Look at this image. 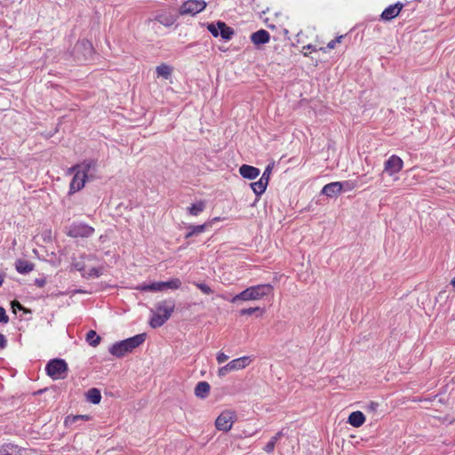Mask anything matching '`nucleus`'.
<instances>
[{"label": "nucleus", "mask_w": 455, "mask_h": 455, "mask_svg": "<svg viewBox=\"0 0 455 455\" xmlns=\"http://www.w3.org/2000/svg\"><path fill=\"white\" fill-rule=\"evenodd\" d=\"M147 334L140 333L133 337L114 343L108 349L109 353L117 357H124L126 354L132 352L140 347L146 339Z\"/></svg>", "instance_id": "1"}, {"label": "nucleus", "mask_w": 455, "mask_h": 455, "mask_svg": "<svg viewBox=\"0 0 455 455\" xmlns=\"http://www.w3.org/2000/svg\"><path fill=\"white\" fill-rule=\"evenodd\" d=\"M273 290V286L269 283L251 286L234 296L230 301L235 304L239 301L259 300L272 293Z\"/></svg>", "instance_id": "2"}, {"label": "nucleus", "mask_w": 455, "mask_h": 455, "mask_svg": "<svg viewBox=\"0 0 455 455\" xmlns=\"http://www.w3.org/2000/svg\"><path fill=\"white\" fill-rule=\"evenodd\" d=\"M182 283L179 278H172L166 282H153L151 283H142L138 285L135 289L140 291H163L167 289L177 290L180 289Z\"/></svg>", "instance_id": "3"}, {"label": "nucleus", "mask_w": 455, "mask_h": 455, "mask_svg": "<svg viewBox=\"0 0 455 455\" xmlns=\"http://www.w3.org/2000/svg\"><path fill=\"white\" fill-rule=\"evenodd\" d=\"M68 371V363L60 358L51 359L45 365V371L52 379H64Z\"/></svg>", "instance_id": "4"}, {"label": "nucleus", "mask_w": 455, "mask_h": 455, "mask_svg": "<svg viewBox=\"0 0 455 455\" xmlns=\"http://www.w3.org/2000/svg\"><path fill=\"white\" fill-rule=\"evenodd\" d=\"M74 56L78 61H86L92 57L93 47L90 41H78L74 47Z\"/></svg>", "instance_id": "5"}, {"label": "nucleus", "mask_w": 455, "mask_h": 455, "mask_svg": "<svg viewBox=\"0 0 455 455\" xmlns=\"http://www.w3.org/2000/svg\"><path fill=\"white\" fill-rule=\"evenodd\" d=\"M251 361V360L249 356H242L240 358L234 359L219 369L218 376L222 378L230 371L244 369L250 364Z\"/></svg>", "instance_id": "6"}, {"label": "nucleus", "mask_w": 455, "mask_h": 455, "mask_svg": "<svg viewBox=\"0 0 455 455\" xmlns=\"http://www.w3.org/2000/svg\"><path fill=\"white\" fill-rule=\"evenodd\" d=\"M236 413L233 411H225L221 412L215 420V427L218 430L228 432L236 420Z\"/></svg>", "instance_id": "7"}, {"label": "nucleus", "mask_w": 455, "mask_h": 455, "mask_svg": "<svg viewBox=\"0 0 455 455\" xmlns=\"http://www.w3.org/2000/svg\"><path fill=\"white\" fill-rule=\"evenodd\" d=\"M206 7V3L204 0H188L184 2L180 7L179 13L181 16L191 15L194 16Z\"/></svg>", "instance_id": "8"}, {"label": "nucleus", "mask_w": 455, "mask_h": 455, "mask_svg": "<svg viewBox=\"0 0 455 455\" xmlns=\"http://www.w3.org/2000/svg\"><path fill=\"white\" fill-rule=\"evenodd\" d=\"M94 228L85 223H73L67 231V235L73 238H86L92 235Z\"/></svg>", "instance_id": "9"}, {"label": "nucleus", "mask_w": 455, "mask_h": 455, "mask_svg": "<svg viewBox=\"0 0 455 455\" xmlns=\"http://www.w3.org/2000/svg\"><path fill=\"white\" fill-rule=\"evenodd\" d=\"M403 160L399 156L393 155L385 162L384 172L392 176L399 172L403 169Z\"/></svg>", "instance_id": "10"}, {"label": "nucleus", "mask_w": 455, "mask_h": 455, "mask_svg": "<svg viewBox=\"0 0 455 455\" xmlns=\"http://www.w3.org/2000/svg\"><path fill=\"white\" fill-rule=\"evenodd\" d=\"M403 7V4L397 2L387 7L381 13L380 19L386 21L392 20L398 16Z\"/></svg>", "instance_id": "11"}, {"label": "nucleus", "mask_w": 455, "mask_h": 455, "mask_svg": "<svg viewBox=\"0 0 455 455\" xmlns=\"http://www.w3.org/2000/svg\"><path fill=\"white\" fill-rule=\"evenodd\" d=\"M74 177L72 178V180L69 185V195H72L79 190H81L85 184L86 180L88 179V175L85 174H79L76 172H73Z\"/></svg>", "instance_id": "12"}, {"label": "nucleus", "mask_w": 455, "mask_h": 455, "mask_svg": "<svg viewBox=\"0 0 455 455\" xmlns=\"http://www.w3.org/2000/svg\"><path fill=\"white\" fill-rule=\"evenodd\" d=\"M172 309L170 308L166 314L161 315L159 312L154 313L149 320V325L153 329H156L164 325L171 317Z\"/></svg>", "instance_id": "13"}, {"label": "nucleus", "mask_w": 455, "mask_h": 455, "mask_svg": "<svg viewBox=\"0 0 455 455\" xmlns=\"http://www.w3.org/2000/svg\"><path fill=\"white\" fill-rule=\"evenodd\" d=\"M270 40V34L266 29H259L251 35V43L259 47L261 44L268 43Z\"/></svg>", "instance_id": "14"}, {"label": "nucleus", "mask_w": 455, "mask_h": 455, "mask_svg": "<svg viewBox=\"0 0 455 455\" xmlns=\"http://www.w3.org/2000/svg\"><path fill=\"white\" fill-rule=\"evenodd\" d=\"M343 189V183L335 181L325 185L322 189V194L328 197L337 196Z\"/></svg>", "instance_id": "15"}, {"label": "nucleus", "mask_w": 455, "mask_h": 455, "mask_svg": "<svg viewBox=\"0 0 455 455\" xmlns=\"http://www.w3.org/2000/svg\"><path fill=\"white\" fill-rule=\"evenodd\" d=\"M96 167V162L94 160H85L84 161L83 163L79 164H76L74 166H72L68 172L71 173V172H78L79 174H85V175H88V172L92 170V169H95Z\"/></svg>", "instance_id": "16"}, {"label": "nucleus", "mask_w": 455, "mask_h": 455, "mask_svg": "<svg viewBox=\"0 0 455 455\" xmlns=\"http://www.w3.org/2000/svg\"><path fill=\"white\" fill-rule=\"evenodd\" d=\"M239 173L244 179L254 180L259 175L260 172L259 168L248 164H243L239 168Z\"/></svg>", "instance_id": "17"}, {"label": "nucleus", "mask_w": 455, "mask_h": 455, "mask_svg": "<svg viewBox=\"0 0 455 455\" xmlns=\"http://www.w3.org/2000/svg\"><path fill=\"white\" fill-rule=\"evenodd\" d=\"M34 267H35V264L28 260H26L23 259H18L15 261V268H16L17 272L21 275H25V274L31 272L34 269Z\"/></svg>", "instance_id": "18"}, {"label": "nucleus", "mask_w": 455, "mask_h": 455, "mask_svg": "<svg viewBox=\"0 0 455 455\" xmlns=\"http://www.w3.org/2000/svg\"><path fill=\"white\" fill-rule=\"evenodd\" d=\"M220 28V36L225 40L229 41L235 35V30L231 27L228 26L224 21L218 20V28Z\"/></svg>", "instance_id": "19"}, {"label": "nucleus", "mask_w": 455, "mask_h": 455, "mask_svg": "<svg viewBox=\"0 0 455 455\" xmlns=\"http://www.w3.org/2000/svg\"><path fill=\"white\" fill-rule=\"evenodd\" d=\"M364 422H365V416L360 411L351 412L347 419V423L350 424L354 427H359L363 426Z\"/></svg>", "instance_id": "20"}, {"label": "nucleus", "mask_w": 455, "mask_h": 455, "mask_svg": "<svg viewBox=\"0 0 455 455\" xmlns=\"http://www.w3.org/2000/svg\"><path fill=\"white\" fill-rule=\"evenodd\" d=\"M210 390L211 386L208 382L200 381L195 387V395L198 398L205 399L209 395Z\"/></svg>", "instance_id": "21"}, {"label": "nucleus", "mask_w": 455, "mask_h": 455, "mask_svg": "<svg viewBox=\"0 0 455 455\" xmlns=\"http://www.w3.org/2000/svg\"><path fill=\"white\" fill-rule=\"evenodd\" d=\"M154 20L159 22L160 24L165 27H170L172 24H174V22L176 21V18L170 13L163 12L156 15Z\"/></svg>", "instance_id": "22"}, {"label": "nucleus", "mask_w": 455, "mask_h": 455, "mask_svg": "<svg viewBox=\"0 0 455 455\" xmlns=\"http://www.w3.org/2000/svg\"><path fill=\"white\" fill-rule=\"evenodd\" d=\"M170 307L172 309V314L175 309V303L174 300L172 299L163 300L156 305V311L159 313L163 312V314H166V312L169 311Z\"/></svg>", "instance_id": "23"}, {"label": "nucleus", "mask_w": 455, "mask_h": 455, "mask_svg": "<svg viewBox=\"0 0 455 455\" xmlns=\"http://www.w3.org/2000/svg\"><path fill=\"white\" fill-rule=\"evenodd\" d=\"M86 398L90 403L93 404H99L101 401L100 391L96 387L90 388L86 392Z\"/></svg>", "instance_id": "24"}, {"label": "nucleus", "mask_w": 455, "mask_h": 455, "mask_svg": "<svg viewBox=\"0 0 455 455\" xmlns=\"http://www.w3.org/2000/svg\"><path fill=\"white\" fill-rule=\"evenodd\" d=\"M205 207V202L201 200L196 204H191V206L188 208V212L192 216H198L204 211Z\"/></svg>", "instance_id": "25"}, {"label": "nucleus", "mask_w": 455, "mask_h": 455, "mask_svg": "<svg viewBox=\"0 0 455 455\" xmlns=\"http://www.w3.org/2000/svg\"><path fill=\"white\" fill-rule=\"evenodd\" d=\"M207 223H204V224H202V225H196V226H194V225H190L188 227V229L189 230L186 235H185V238H189L191 236H194V235H197L205 231L206 228H207Z\"/></svg>", "instance_id": "26"}, {"label": "nucleus", "mask_w": 455, "mask_h": 455, "mask_svg": "<svg viewBox=\"0 0 455 455\" xmlns=\"http://www.w3.org/2000/svg\"><path fill=\"white\" fill-rule=\"evenodd\" d=\"M267 185L268 184L266 181L259 179L258 181L251 183L250 186L255 195L259 196L266 191Z\"/></svg>", "instance_id": "27"}, {"label": "nucleus", "mask_w": 455, "mask_h": 455, "mask_svg": "<svg viewBox=\"0 0 455 455\" xmlns=\"http://www.w3.org/2000/svg\"><path fill=\"white\" fill-rule=\"evenodd\" d=\"M85 340L90 346L95 347L100 343L101 338L97 334L95 331L90 330L86 333Z\"/></svg>", "instance_id": "28"}, {"label": "nucleus", "mask_w": 455, "mask_h": 455, "mask_svg": "<svg viewBox=\"0 0 455 455\" xmlns=\"http://www.w3.org/2000/svg\"><path fill=\"white\" fill-rule=\"evenodd\" d=\"M172 71V68L166 65V64H161L160 66L156 67V74L158 76H162L165 79L169 78Z\"/></svg>", "instance_id": "29"}, {"label": "nucleus", "mask_w": 455, "mask_h": 455, "mask_svg": "<svg viewBox=\"0 0 455 455\" xmlns=\"http://www.w3.org/2000/svg\"><path fill=\"white\" fill-rule=\"evenodd\" d=\"M256 312H259V314L262 315L264 312V309L259 307L243 308L240 310L239 314H240V315H251Z\"/></svg>", "instance_id": "30"}, {"label": "nucleus", "mask_w": 455, "mask_h": 455, "mask_svg": "<svg viewBox=\"0 0 455 455\" xmlns=\"http://www.w3.org/2000/svg\"><path fill=\"white\" fill-rule=\"evenodd\" d=\"M218 28V21L212 22L207 24V29L212 34V36L218 37L220 36V28Z\"/></svg>", "instance_id": "31"}, {"label": "nucleus", "mask_w": 455, "mask_h": 455, "mask_svg": "<svg viewBox=\"0 0 455 455\" xmlns=\"http://www.w3.org/2000/svg\"><path fill=\"white\" fill-rule=\"evenodd\" d=\"M80 420V417L77 415H68L65 418L64 425L68 427Z\"/></svg>", "instance_id": "32"}, {"label": "nucleus", "mask_w": 455, "mask_h": 455, "mask_svg": "<svg viewBox=\"0 0 455 455\" xmlns=\"http://www.w3.org/2000/svg\"><path fill=\"white\" fill-rule=\"evenodd\" d=\"M196 287L204 294L210 295V294L213 293V290L206 283H196Z\"/></svg>", "instance_id": "33"}, {"label": "nucleus", "mask_w": 455, "mask_h": 455, "mask_svg": "<svg viewBox=\"0 0 455 455\" xmlns=\"http://www.w3.org/2000/svg\"><path fill=\"white\" fill-rule=\"evenodd\" d=\"M15 448L13 444H6L0 449V455H12V451Z\"/></svg>", "instance_id": "34"}, {"label": "nucleus", "mask_w": 455, "mask_h": 455, "mask_svg": "<svg viewBox=\"0 0 455 455\" xmlns=\"http://www.w3.org/2000/svg\"><path fill=\"white\" fill-rule=\"evenodd\" d=\"M272 168H273L272 165L268 164L266 167V169H265V171H264V172H263V174H262V176L260 178V180H262L263 181H266L267 184L269 182V178H270V174H271V172H272Z\"/></svg>", "instance_id": "35"}, {"label": "nucleus", "mask_w": 455, "mask_h": 455, "mask_svg": "<svg viewBox=\"0 0 455 455\" xmlns=\"http://www.w3.org/2000/svg\"><path fill=\"white\" fill-rule=\"evenodd\" d=\"M379 404L377 402L371 401L365 407L367 412H376Z\"/></svg>", "instance_id": "36"}, {"label": "nucleus", "mask_w": 455, "mask_h": 455, "mask_svg": "<svg viewBox=\"0 0 455 455\" xmlns=\"http://www.w3.org/2000/svg\"><path fill=\"white\" fill-rule=\"evenodd\" d=\"M9 322V316L6 314L5 309L0 306V323H7Z\"/></svg>", "instance_id": "37"}, {"label": "nucleus", "mask_w": 455, "mask_h": 455, "mask_svg": "<svg viewBox=\"0 0 455 455\" xmlns=\"http://www.w3.org/2000/svg\"><path fill=\"white\" fill-rule=\"evenodd\" d=\"M275 442L270 439V441L265 445L264 451L267 453H270L274 451L275 446Z\"/></svg>", "instance_id": "38"}, {"label": "nucleus", "mask_w": 455, "mask_h": 455, "mask_svg": "<svg viewBox=\"0 0 455 455\" xmlns=\"http://www.w3.org/2000/svg\"><path fill=\"white\" fill-rule=\"evenodd\" d=\"M216 359H217V362H218L219 363H225L226 361H228V356L227 355H225L223 352H219V353L217 354V357H216Z\"/></svg>", "instance_id": "39"}, {"label": "nucleus", "mask_w": 455, "mask_h": 455, "mask_svg": "<svg viewBox=\"0 0 455 455\" xmlns=\"http://www.w3.org/2000/svg\"><path fill=\"white\" fill-rule=\"evenodd\" d=\"M88 275H89V276L99 277L101 275V272L99 268L92 267L90 269V272Z\"/></svg>", "instance_id": "40"}, {"label": "nucleus", "mask_w": 455, "mask_h": 455, "mask_svg": "<svg viewBox=\"0 0 455 455\" xmlns=\"http://www.w3.org/2000/svg\"><path fill=\"white\" fill-rule=\"evenodd\" d=\"M7 347V339L6 337L0 333V349H4Z\"/></svg>", "instance_id": "41"}, {"label": "nucleus", "mask_w": 455, "mask_h": 455, "mask_svg": "<svg viewBox=\"0 0 455 455\" xmlns=\"http://www.w3.org/2000/svg\"><path fill=\"white\" fill-rule=\"evenodd\" d=\"M12 306L13 308L16 307L19 310H23L24 311L26 309L25 307L23 305H21L18 300H13L12 302Z\"/></svg>", "instance_id": "42"}, {"label": "nucleus", "mask_w": 455, "mask_h": 455, "mask_svg": "<svg viewBox=\"0 0 455 455\" xmlns=\"http://www.w3.org/2000/svg\"><path fill=\"white\" fill-rule=\"evenodd\" d=\"M45 279L44 278H36L35 280V284L37 286V287H44L45 285Z\"/></svg>", "instance_id": "43"}, {"label": "nucleus", "mask_w": 455, "mask_h": 455, "mask_svg": "<svg viewBox=\"0 0 455 455\" xmlns=\"http://www.w3.org/2000/svg\"><path fill=\"white\" fill-rule=\"evenodd\" d=\"M73 267L78 271H83L84 269V262H76L73 264Z\"/></svg>", "instance_id": "44"}, {"label": "nucleus", "mask_w": 455, "mask_h": 455, "mask_svg": "<svg viewBox=\"0 0 455 455\" xmlns=\"http://www.w3.org/2000/svg\"><path fill=\"white\" fill-rule=\"evenodd\" d=\"M282 435H283V433H282V431H280V432H277L271 439L276 443L281 438Z\"/></svg>", "instance_id": "45"}, {"label": "nucleus", "mask_w": 455, "mask_h": 455, "mask_svg": "<svg viewBox=\"0 0 455 455\" xmlns=\"http://www.w3.org/2000/svg\"><path fill=\"white\" fill-rule=\"evenodd\" d=\"M336 46V41H330L328 44H327V48L328 49H334Z\"/></svg>", "instance_id": "46"}, {"label": "nucleus", "mask_w": 455, "mask_h": 455, "mask_svg": "<svg viewBox=\"0 0 455 455\" xmlns=\"http://www.w3.org/2000/svg\"><path fill=\"white\" fill-rule=\"evenodd\" d=\"M80 417V420H89L90 416L89 415H78Z\"/></svg>", "instance_id": "47"}, {"label": "nucleus", "mask_w": 455, "mask_h": 455, "mask_svg": "<svg viewBox=\"0 0 455 455\" xmlns=\"http://www.w3.org/2000/svg\"><path fill=\"white\" fill-rule=\"evenodd\" d=\"M345 186L347 187V189H352V187L350 186V182H349V181H345V182L343 183V188H344Z\"/></svg>", "instance_id": "48"}, {"label": "nucleus", "mask_w": 455, "mask_h": 455, "mask_svg": "<svg viewBox=\"0 0 455 455\" xmlns=\"http://www.w3.org/2000/svg\"><path fill=\"white\" fill-rule=\"evenodd\" d=\"M343 37V36H337L335 39H333V41H336V44L340 43Z\"/></svg>", "instance_id": "49"}, {"label": "nucleus", "mask_w": 455, "mask_h": 455, "mask_svg": "<svg viewBox=\"0 0 455 455\" xmlns=\"http://www.w3.org/2000/svg\"><path fill=\"white\" fill-rule=\"evenodd\" d=\"M4 280V275L3 274H0V287L3 285Z\"/></svg>", "instance_id": "50"}, {"label": "nucleus", "mask_w": 455, "mask_h": 455, "mask_svg": "<svg viewBox=\"0 0 455 455\" xmlns=\"http://www.w3.org/2000/svg\"><path fill=\"white\" fill-rule=\"evenodd\" d=\"M451 284L454 287L455 289V277L451 281Z\"/></svg>", "instance_id": "51"}, {"label": "nucleus", "mask_w": 455, "mask_h": 455, "mask_svg": "<svg viewBox=\"0 0 455 455\" xmlns=\"http://www.w3.org/2000/svg\"><path fill=\"white\" fill-rule=\"evenodd\" d=\"M307 49H312V50H315V48L312 45V44H308L307 46Z\"/></svg>", "instance_id": "52"}]
</instances>
